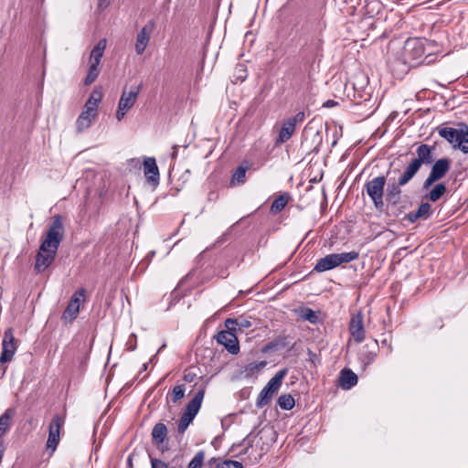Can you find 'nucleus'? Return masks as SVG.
<instances>
[{"label":"nucleus","instance_id":"46","mask_svg":"<svg viewBox=\"0 0 468 468\" xmlns=\"http://www.w3.org/2000/svg\"><path fill=\"white\" fill-rule=\"evenodd\" d=\"M151 466L152 468H169V466L165 462L156 458L151 459Z\"/></svg>","mask_w":468,"mask_h":468},{"label":"nucleus","instance_id":"59","mask_svg":"<svg viewBox=\"0 0 468 468\" xmlns=\"http://www.w3.org/2000/svg\"><path fill=\"white\" fill-rule=\"evenodd\" d=\"M148 363H144L142 367V371H145L147 369Z\"/></svg>","mask_w":468,"mask_h":468},{"label":"nucleus","instance_id":"14","mask_svg":"<svg viewBox=\"0 0 468 468\" xmlns=\"http://www.w3.org/2000/svg\"><path fill=\"white\" fill-rule=\"evenodd\" d=\"M154 28V23L150 21L138 32L135 41V52L137 55H142L144 52L149 44L151 34Z\"/></svg>","mask_w":468,"mask_h":468},{"label":"nucleus","instance_id":"40","mask_svg":"<svg viewBox=\"0 0 468 468\" xmlns=\"http://www.w3.org/2000/svg\"><path fill=\"white\" fill-rule=\"evenodd\" d=\"M217 468H243V465L240 462L238 461L226 460L222 463H219L217 465Z\"/></svg>","mask_w":468,"mask_h":468},{"label":"nucleus","instance_id":"55","mask_svg":"<svg viewBox=\"0 0 468 468\" xmlns=\"http://www.w3.org/2000/svg\"><path fill=\"white\" fill-rule=\"evenodd\" d=\"M166 345L164 344L162 345L159 349L157 350L156 354L154 356V357L150 358L149 362H152L154 360V358L164 349L165 348Z\"/></svg>","mask_w":468,"mask_h":468},{"label":"nucleus","instance_id":"49","mask_svg":"<svg viewBox=\"0 0 468 468\" xmlns=\"http://www.w3.org/2000/svg\"><path fill=\"white\" fill-rule=\"evenodd\" d=\"M127 110H122V108H120L118 106V110L116 112V118L118 121H122L123 119V117L125 116V114L127 113Z\"/></svg>","mask_w":468,"mask_h":468},{"label":"nucleus","instance_id":"51","mask_svg":"<svg viewBox=\"0 0 468 468\" xmlns=\"http://www.w3.org/2000/svg\"><path fill=\"white\" fill-rule=\"evenodd\" d=\"M109 5H110V0H99V2H98V6L101 9L107 8L109 6Z\"/></svg>","mask_w":468,"mask_h":468},{"label":"nucleus","instance_id":"32","mask_svg":"<svg viewBox=\"0 0 468 468\" xmlns=\"http://www.w3.org/2000/svg\"><path fill=\"white\" fill-rule=\"evenodd\" d=\"M279 407L284 410H292L295 405L293 397L290 394L281 395L277 400Z\"/></svg>","mask_w":468,"mask_h":468},{"label":"nucleus","instance_id":"52","mask_svg":"<svg viewBox=\"0 0 468 468\" xmlns=\"http://www.w3.org/2000/svg\"><path fill=\"white\" fill-rule=\"evenodd\" d=\"M337 105V102L333 100H328L325 102H324L323 107L324 108H332L334 106Z\"/></svg>","mask_w":468,"mask_h":468},{"label":"nucleus","instance_id":"39","mask_svg":"<svg viewBox=\"0 0 468 468\" xmlns=\"http://www.w3.org/2000/svg\"><path fill=\"white\" fill-rule=\"evenodd\" d=\"M252 326V323L250 321V317L240 315L238 317V327L239 331H242L244 329L250 328Z\"/></svg>","mask_w":468,"mask_h":468},{"label":"nucleus","instance_id":"9","mask_svg":"<svg viewBox=\"0 0 468 468\" xmlns=\"http://www.w3.org/2000/svg\"><path fill=\"white\" fill-rule=\"evenodd\" d=\"M65 424V416L55 414L48 425V436L46 443L47 451L53 454L60 441V431Z\"/></svg>","mask_w":468,"mask_h":468},{"label":"nucleus","instance_id":"50","mask_svg":"<svg viewBox=\"0 0 468 468\" xmlns=\"http://www.w3.org/2000/svg\"><path fill=\"white\" fill-rule=\"evenodd\" d=\"M195 378H196L195 373L188 372V373H185V375H184V380L186 382H192V381H194Z\"/></svg>","mask_w":468,"mask_h":468},{"label":"nucleus","instance_id":"31","mask_svg":"<svg viewBox=\"0 0 468 468\" xmlns=\"http://www.w3.org/2000/svg\"><path fill=\"white\" fill-rule=\"evenodd\" d=\"M267 365L266 361H260V362H252L245 366L244 367V373L246 377H252L261 369H263Z\"/></svg>","mask_w":468,"mask_h":468},{"label":"nucleus","instance_id":"44","mask_svg":"<svg viewBox=\"0 0 468 468\" xmlns=\"http://www.w3.org/2000/svg\"><path fill=\"white\" fill-rule=\"evenodd\" d=\"M98 105H99V103H97L96 101H91L90 99H88L85 103L84 109L87 110L88 112H92L95 115H97L98 114Z\"/></svg>","mask_w":468,"mask_h":468},{"label":"nucleus","instance_id":"36","mask_svg":"<svg viewBox=\"0 0 468 468\" xmlns=\"http://www.w3.org/2000/svg\"><path fill=\"white\" fill-rule=\"evenodd\" d=\"M204 457L205 454L203 451L197 452L190 461L187 468H201L204 462Z\"/></svg>","mask_w":468,"mask_h":468},{"label":"nucleus","instance_id":"15","mask_svg":"<svg viewBox=\"0 0 468 468\" xmlns=\"http://www.w3.org/2000/svg\"><path fill=\"white\" fill-rule=\"evenodd\" d=\"M465 123H461L459 129L452 127H439L437 128L439 135L445 139L449 144L456 149L457 144H460L461 137L464 131Z\"/></svg>","mask_w":468,"mask_h":468},{"label":"nucleus","instance_id":"34","mask_svg":"<svg viewBox=\"0 0 468 468\" xmlns=\"http://www.w3.org/2000/svg\"><path fill=\"white\" fill-rule=\"evenodd\" d=\"M193 420L194 419L192 417H189L183 412L177 425L178 433L183 434L189 426V424L193 421Z\"/></svg>","mask_w":468,"mask_h":468},{"label":"nucleus","instance_id":"35","mask_svg":"<svg viewBox=\"0 0 468 468\" xmlns=\"http://www.w3.org/2000/svg\"><path fill=\"white\" fill-rule=\"evenodd\" d=\"M456 149L461 150L463 154H468V125H464V131L460 140V144H457Z\"/></svg>","mask_w":468,"mask_h":468},{"label":"nucleus","instance_id":"56","mask_svg":"<svg viewBox=\"0 0 468 468\" xmlns=\"http://www.w3.org/2000/svg\"><path fill=\"white\" fill-rule=\"evenodd\" d=\"M250 459V464H254V463H259L260 459H261V456L260 457H254L253 459H251L250 457H249Z\"/></svg>","mask_w":468,"mask_h":468},{"label":"nucleus","instance_id":"45","mask_svg":"<svg viewBox=\"0 0 468 468\" xmlns=\"http://www.w3.org/2000/svg\"><path fill=\"white\" fill-rule=\"evenodd\" d=\"M376 357H377V353L373 352V351H369L364 355L363 360L366 365H369L375 361Z\"/></svg>","mask_w":468,"mask_h":468},{"label":"nucleus","instance_id":"60","mask_svg":"<svg viewBox=\"0 0 468 468\" xmlns=\"http://www.w3.org/2000/svg\"><path fill=\"white\" fill-rule=\"evenodd\" d=\"M128 468H132V458H131V456L128 458Z\"/></svg>","mask_w":468,"mask_h":468},{"label":"nucleus","instance_id":"54","mask_svg":"<svg viewBox=\"0 0 468 468\" xmlns=\"http://www.w3.org/2000/svg\"><path fill=\"white\" fill-rule=\"evenodd\" d=\"M7 367L6 366H0V379L4 378V376L6 373Z\"/></svg>","mask_w":468,"mask_h":468},{"label":"nucleus","instance_id":"57","mask_svg":"<svg viewBox=\"0 0 468 468\" xmlns=\"http://www.w3.org/2000/svg\"><path fill=\"white\" fill-rule=\"evenodd\" d=\"M315 136L318 137V144H321L322 142V136L320 132H316Z\"/></svg>","mask_w":468,"mask_h":468},{"label":"nucleus","instance_id":"27","mask_svg":"<svg viewBox=\"0 0 468 468\" xmlns=\"http://www.w3.org/2000/svg\"><path fill=\"white\" fill-rule=\"evenodd\" d=\"M167 428L164 423L155 424L152 430L153 442L155 445L162 444L167 439Z\"/></svg>","mask_w":468,"mask_h":468},{"label":"nucleus","instance_id":"21","mask_svg":"<svg viewBox=\"0 0 468 468\" xmlns=\"http://www.w3.org/2000/svg\"><path fill=\"white\" fill-rule=\"evenodd\" d=\"M423 196V199L430 202L439 201L447 192V186L444 182L434 183Z\"/></svg>","mask_w":468,"mask_h":468},{"label":"nucleus","instance_id":"2","mask_svg":"<svg viewBox=\"0 0 468 468\" xmlns=\"http://www.w3.org/2000/svg\"><path fill=\"white\" fill-rule=\"evenodd\" d=\"M64 232L62 217L55 215L35 257L34 270L37 273L44 272L53 263Z\"/></svg>","mask_w":468,"mask_h":468},{"label":"nucleus","instance_id":"23","mask_svg":"<svg viewBox=\"0 0 468 468\" xmlns=\"http://www.w3.org/2000/svg\"><path fill=\"white\" fill-rule=\"evenodd\" d=\"M205 395V388H200L197 391L194 398L187 403L186 408L184 411L187 416L195 419L196 415L200 410L203 399Z\"/></svg>","mask_w":468,"mask_h":468},{"label":"nucleus","instance_id":"22","mask_svg":"<svg viewBox=\"0 0 468 468\" xmlns=\"http://www.w3.org/2000/svg\"><path fill=\"white\" fill-rule=\"evenodd\" d=\"M254 436L250 432L240 442L232 444L230 452H234V457H241L249 453V451L253 447Z\"/></svg>","mask_w":468,"mask_h":468},{"label":"nucleus","instance_id":"41","mask_svg":"<svg viewBox=\"0 0 468 468\" xmlns=\"http://www.w3.org/2000/svg\"><path fill=\"white\" fill-rule=\"evenodd\" d=\"M226 331L233 332L239 330L238 327V317L237 318H227L224 322Z\"/></svg>","mask_w":468,"mask_h":468},{"label":"nucleus","instance_id":"7","mask_svg":"<svg viewBox=\"0 0 468 468\" xmlns=\"http://www.w3.org/2000/svg\"><path fill=\"white\" fill-rule=\"evenodd\" d=\"M106 39H100L96 46L92 48L90 55V67L88 69L87 76L84 80L85 85L92 84L100 74L99 65L106 48Z\"/></svg>","mask_w":468,"mask_h":468},{"label":"nucleus","instance_id":"4","mask_svg":"<svg viewBox=\"0 0 468 468\" xmlns=\"http://www.w3.org/2000/svg\"><path fill=\"white\" fill-rule=\"evenodd\" d=\"M359 257V253L357 251L352 250L349 252L343 253H332L328 254L324 258H321L317 261L314 271L316 272H324L326 271H330L340 266L343 263H348L353 261L357 260Z\"/></svg>","mask_w":468,"mask_h":468},{"label":"nucleus","instance_id":"12","mask_svg":"<svg viewBox=\"0 0 468 468\" xmlns=\"http://www.w3.org/2000/svg\"><path fill=\"white\" fill-rule=\"evenodd\" d=\"M85 294L86 290L84 288H81L73 293L69 304L62 314V319L65 322L71 323L77 318L80 313V303L81 298L85 297Z\"/></svg>","mask_w":468,"mask_h":468},{"label":"nucleus","instance_id":"19","mask_svg":"<svg viewBox=\"0 0 468 468\" xmlns=\"http://www.w3.org/2000/svg\"><path fill=\"white\" fill-rule=\"evenodd\" d=\"M401 186L399 182L388 184L386 191V201L391 210L395 209L401 201Z\"/></svg>","mask_w":468,"mask_h":468},{"label":"nucleus","instance_id":"6","mask_svg":"<svg viewBox=\"0 0 468 468\" xmlns=\"http://www.w3.org/2000/svg\"><path fill=\"white\" fill-rule=\"evenodd\" d=\"M288 373V368H282L279 370L274 377H272L267 385L261 389L258 395L256 407L259 409L268 405L271 400L273 395L279 390L282 386L283 378Z\"/></svg>","mask_w":468,"mask_h":468},{"label":"nucleus","instance_id":"16","mask_svg":"<svg viewBox=\"0 0 468 468\" xmlns=\"http://www.w3.org/2000/svg\"><path fill=\"white\" fill-rule=\"evenodd\" d=\"M349 332L356 343L364 341L365 329L362 312H357L356 314H352L349 322Z\"/></svg>","mask_w":468,"mask_h":468},{"label":"nucleus","instance_id":"42","mask_svg":"<svg viewBox=\"0 0 468 468\" xmlns=\"http://www.w3.org/2000/svg\"><path fill=\"white\" fill-rule=\"evenodd\" d=\"M103 93L101 87L95 88L92 92L90 93L89 99L91 101H96L97 103H100L102 100Z\"/></svg>","mask_w":468,"mask_h":468},{"label":"nucleus","instance_id":"48","mask_svg":"<svg viewBox=\"0 0 468 468\" xmlns=\"http://www.w3.org/2000/svg\"><path fill=\"white\" fill-rule=\"evenodd\" d=\"M406 218L410 222V223H414L416 222L418 219H420V218L419 216L416 215V211L414 212H410L409 213L407 216H406Z\"/></svg>","mask_w":468,"mask_h":468},{"label":"nucleus","instance_id":"37","mask_svg":"<svg viewBox=\"0 0 468 468\" xmlns=\"http://www.w3.org/2000/svg\"><path fill=\"white\" fill-rule=\"evenodd\" d=\"M185 396V388L183 385H177L172 389V401L176 403Z\"/></svg>","mask_w":468,"mask_h":468},{"label":"nucleus","instance_id":"33","mask_svg":"<svg viewBox=\"0 0 468 468\" xmlns=\"http://www.w3.org/2000/svg\"><path fill=\"white\" fill-rule=\"evenodd\" d=\"M416 215L422 219H427L431 216V205L429 202H422L418 209Z\"/></svg>","mask_w":468,"mask_h":468},{"label":"nucleus","instance_id":"18","mask_svg":"<svg viewBox=\"0 0 468 468\" xmlns=\"http://www.w3.org/2000/svg\"><path fill=\"white\" fill-rule=\"evenodd\" d=\"M404 52L408 58L416 60L425 53L423 41L419 38H409L405 42Z\"/></svg>","mask_w":468,"mask_h":468},{"label":"nucleus","instance_id":"24","mask_svg":"<svg viewBox=\"0 0 468 468\" xmlns=\"http://www.w3.org/2000/svg\"><path fill=\"white\" fill-rule=\"evenodd\" d=\"M357 384V376L350 368H343L339 374V386L350 389Z\"/></svg>","mask_w":468,"mask_h":468},{"label":"nucleus","instance_id":"30","mask_svg":"<svg viewBox=\"0 0 468 468\" xmlns=\"http://www.w3.org/2000/svg\"><path fill=\"white\" fill-rule=\"evenodd\" d=\"M247 167L239 165L232 174L230 184L232 186L242 185L246 181Z\"/></svg>","mask_w":468,"mask_h":468},{"label":"nucleus","instance_id":"13","mask_svg":"<svg viewBox=\"0 0 468 468\" xmlns=\"http://www.w3.org/2000/svg\"><path fill=\"white\" fill-rule=\"evenodd\" d=\"M217 341L232 355H237L239 352V340L233 332L220 331L217 335Z\"/></svg>","mask_w":468,"mask_h":468},{"label":"nucleus","instance_id":"58","mask_svg":"<svg viewBox=\"0 0 468 468\" xmlns=\"http://www.w3.org/2000/svg\"><path fill=\"white\" fill-rule=\"evenodd\" d=\"M176 154H177V149H176V146L174 147V152L172 154V157L175 158L176 156Z\"/></svg>","mask_w":468,"mask_h":468},{"label":"nucleus","instance_id":"25","mask_svg":"<svg viewBox=\"0 0 468 468\" xmlns=\"http://www.w3.org/2000/svg\"><path fill=\"white\" fill-rule=\"evenodd\" d=\"M96 117L97 115L84 109L79 115L76 122L78 132L80 133L85 129L89 128Z\"/></svg>","mask_w":468,"mask_h":468},{"label":"nucleus","instance_id":"10","mask_svg":"<svg viewBox=\"0 0 468 468\" xmlns=\"http://www.w3.org/2000/svg\"><path fill=\"white\" fill-rule=\"evenodd\" d=\"M305 120L304 112H299L294 116L288 118L282 125L275 144H281L290 140L295 131L297 124H301Z\"/></svg>","mask_w":468,"mask_h":468},{"label":"nucleus","instance_id":"53","mask_svg":"<svg viewBox=\"0 0 468 468\" xmlns=\"http://www.w3.org/2000/svg\"><path fill=\"white\" fill-rule=\"evenodd\" d=\"M381 345H382L383 346H387V347L388 348V352H389V353H390V352H392V346H391L390 342H389L388 339H386V338H385V339H383V340L381 341Z\"/></svg>","mask_w":468,"mask_h":468},{"label":"nucleus","instance_id":"26","mask_svg":"<svg viewBox=\"0 0 468 468\" xmlns=\"http://www.w3.org/2000/svg\"><path fill=\"white\" fill-rule=\"evenodd\" d=\"M289 336L288 335H279L278 337L274 338L272 341L269 342L262 349L263 352H269V351H278L281 349L285 348L289 346Z\"/></svg>","mask_w":468,"mask_h":468},{"label":"nucleus","instance_id":"38","mask_svg":"<svg viewBox=\"0 0 468 468\" xmlns=\"http://www.w3.org/2000/svg\"><path fill=\"white\" fill-rule=\"evenodd\" d=\"M303 318L312 324H316L318 322V315L316 312L310 308H306L303 311Z\"/></svg>","mask_w":468,"mask_h":468},{"label":"nucleus","instance_id":"47","mask_svg":"<svg viewBox=\"0 0 468 468\" xmlns=\"http://www.w3.org/2000/svg\"><path fill=\"white\" fill-rule=\"evenodd\" d=\"M307 355H308L307 361L311 362L314 365H315V363H316V361L318 359L317 355L314 352H313L311 349L307 350Z\"/></svg>","mask_w":468,"mask_h":468},{"label":"nucleus","instance_id":"28","mask_svg":"<svg viewBox=\"0 0 468 468\" xmlns=\"http://www.w3.org/2000/svg\"><path fill=\"white\" fill-rule=\"evenodd\" d=\"M289 198H290V197L287 193L280 195L272 202V204L271 206V213L277 214V213L281 212L287 205Z\"/></svg>","mask_w":468,"mask_h":468},{"label":"nucleus","instance_id":"29","mask_svg":"<svg viewBox=\"0 0 468 468\" xmlns=\"http://www.w3.org/2000/svg\"><path fill=\"white\" fill-rule=\"evenodd\" d=\"M13 410L8 409L0 416V438L7 431L11 426V418Z\"/></svg>","mask_w":468,"mask_h":468},{"label":"nucleus","instance_id":"3","mask_svg":"<svg viewBox=\"0 0 468 468\" xmlns=\"http://www.w3.org/2000/svg\"><path fill=\"white\" fill-rule=\"evenodd\" d=\"M435 145L426 144H420L416 149L417 156L414 157L405 167L398 182L406 186L419 172L422 165H431L433 162V154Z\"/></svg>","mask_w":468,"mask_h":468},{"label":"nucleus","instance_id":"8","mask_svg":"<svg viewBox=\"0 0 468 468\" xmlns=\"http://www.w3.org/2000/svg\"><path fill=\"white\" fill-rule=\"evenodd\" d=\"M452 160L442 157L433 160L431 171L422 184V190H428L434 183L443 178L451 169Z\"/></svg>","mask_w":468,"mask_h":468},{"label":"nucleus","instance_id":"43","mask_svg":"<svg viewBox=\"0 0 468 468\" xmlns=\"http://www.w3.org/2000/svg\"><path fill=\"white\" fill-rule=\"evenodd\" d=\"M137 347V337L135 334H131L126 342V349L134 351Z\"/></svg>","mask_w":468,"mask_h":468},{"label":"nucleus","instance_id":"20","mask_svg":"<svg viewBox=\"0 0 468 468\" xmlns=\"http://www.w3.org/2000/svg\"><path fill=\"white\" fill-rule=\"evenodd\" d=\"M141 90V85L132 86L129 90H123L118 106L122 110L129 111L136 102Z\"/></svg>","mask_w":468,"mask_h":468},{"label":"nucleus","instance_id":"11","mask_svg":"<svg viewBox=\"0 0 468 468\" xmlns=\"http://www.w3.org/2000/svg\"><path fill=\"white\" fill-rule=\"evenodd\" d=\"M16 345L13 334V329L8 328L5 331L2 341V353L0 356V363L5 364L10 362L16 351Z\"/></svg>","mask_w":468,"mask_h":468},{"label":"nucleus","instance_id":"1","mask_svg":"<svg viewBox=\"0 0 468 468\" xmlns=\"http://www.w3.org/2000/svg\"><path fill=\"white\" fill-rule=\"evenodd\" d=\"M326 27L322 9L308 14L296 32L298 56L306 65H312L321 55L324 47L323 32Z\"/></svg>","mask_w":468,"mask_h":468},{"label":"nucleus","instance_id":"17","mask_svg":"<svg viewBox=\"0 0 468 468\" xmlns=\"http://www.w3.org/2000/svg\"><path fill=\"white\" fill-rule=\"evenodd\" d=\"M144 173L146 181L153 186H157L160 182L159 169L154 157H147L144 161Z\"/></svg>","mask_w":468,"mask_h":468},{"label":"nucleus","instance_id":"5","mask_svg":"<svg viewBox=\"0 0 468 468\" xmlns=\"http://www.w3.org/2000/svg\"><path fill=\"white\" fill-rule=\"evenodd\" d=\"M387 184V177L385 176H376L366 182L364 190L370 198L374 207L378 210H382L384 207V190Z\"/></svg>","mask_w":468,"mask_h":468}]
</instances>
